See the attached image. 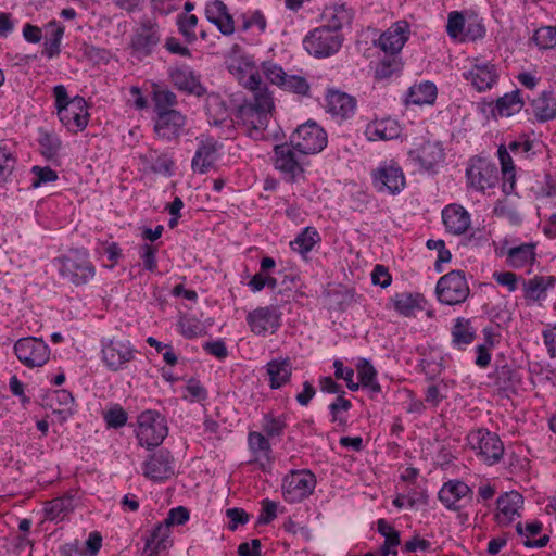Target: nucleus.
<instances>
[{
	"mask_svg": "<svg viewBox=\"0 0 556 556\" xmlns=\"http://www.w3.org/2000/svg\"><path fill=\"white\" fill-rule=\"evenodd\" d=\"M56 261L60 275L75 286L87 285L96 275V267L84 249L71 250Z\"/></svg>",
	"mask_w": 556,
	"mask_h": 556,
	"instance_id": "obj_1",
	"label": "nucleus"
},
{
	"mask_svg": "<svg viewBox=\"0 0 556 556\" xmlns=\"http://www.w3.org/2000/svg\"><path fill=\"white\" fill-rule=\"evenodd\" d=\"M435 293L442 304L457 305L464 303L470 294L465 273L463 270H452L442 276L437 282Z\"/></svg>",
	"mask_w": 556,
	"mask_h": 556,
	"instance_id": "obj_2",
	"label": "nucleus"
},
{
	"mask_svg": "<svg viewBox=\"0 0 556 556\" xmlns=\"http://www.w3.org/2000/svg\"><path fill=\"white\" fill-rule=\"evenodd\" d=\"M168 433L165 418L156 410H146L138 416L137 438L141 446H159Z\"/></svg>",
	"mask_w": 556,
	"mask_h": 556,
	"instance_id": "obj_3",
	"label": "nucleus"
},
{
	"mask_svg": "<svg viewBox=\"0 0 556 556\" xmlns=\"http://www.w3.org/2000/svg\"><path fill=\"white\" fill-rule=\"evenodd\" d=\"M467 440L477 457L488 465L498 463L504 455V444L500 437L486 429L471 431Z\"/></svg>",
	"mask_w": 556,
	"mask_h": 556,
	"instance_id": "obj_4",
	"label": "nucleus"
},
{
	"mask_svg": "<svg viewBox=\"0 0 556 556\" xmlns=\"http://www.w3.org/2000/svg\"><path fill=\"white\" fill-rule=\"evenodd\" d=\"M343 36L325 27L311 30L303 40L304 49L315 58H329L342 47Z\"/></svg>",
	"mask_w": 556,
	"mask_h": 556,
	"instance_id": "obj_5",
	"label": "nucleus"
},
{
	"mask_svg": "<svg viewBox=\"0 0 556 556\" xmlns=\"http://www.w3.org/2000/svg\"><path fill=\"white\" fill-rule=\"evenodd\" d=\"M239 79L240 84L251 92V97L245 99L241 105L271 114L275 109L274 98L268 87L263 83L260 73L252 70Z\"/></svg>",
	"mask_w": 556,
	"mask_h": 556,
	"instance_id": "obj_6",
	"label": "nucleus"
},
{
	"mask_svg": "<svg viewBox=\"0 0 556 556\" xmlns=\"http://www.w3.org/2000/svg\"><path fill=\"white\" fill-rule=\"evenodd\" d=\"M327 134L316 123L308 122L296 128L291 136V146L303 154H315L327 146Z\"/></svg>",
	"mask_w": 556,
	"mask_h": 556,
	"instance_id": "obj_7",
	"label": "nucleus"
},
{
	"mask_svg": "<svg viewBox=\"0 0 556 556\" xmlns=\"http://www.w3.org/2000/svg\"><path fill=\"white\" fill-rule=\"evenodd\" d=\"M102 361L112 371L127 368L135 361L138 351L129 340L111 339L102 345Z\"/></svg>",
	"mask_w": 556,
	"mask_h": 556,
	"instance_id": "obj_8",
	"label": "nucleus"
},
{
	"mask_svg": "<svg viewBox=\"0 0 556 556\" xmlns=\"http://www.w3.org/2000/svg\"><path fill=\"white\" fill-rule=\"evenodd\" d=\"M18 361L29 368L41 367L50 358V349L42 340L35 337L18 339L14 344Z\"/></svg>",
	"mask_w": 556,
	"mask_h": 556,
	"instance_id": "obj_9",
	"label": "nucleus"
},
{
	"mask_svg": "<svg viewBox=\"0 0 556 556\" xmlns=\"http://www.w3.org/2000/svg\"><path fill=\"white\" fill-rule=\"evenodd\" d=\"M315 485L316 479L311 471H291L282 481L283 498L289 503H299L313 493Z\"/></svg>",
	"mask_w": 556,
	"mask_h": 556,
	"instance_id": "obj_10",
	"label": "nucleus"
},
{
	"mask_svg": "<svg viewBox=\"0 0 556 556\" xmlns=\"http://www.w3.org/2000/svg\"><path fill=\"white\" fill-rule=\"evenodd\" d=\"M372 182L377 191H387L390 194L400 193L406 185V179L401 166L394 162H383L371 173Z\"/></svg>",
	"mask_w": 556,
	"mask_h": 556,
	"instance_id": "obj_11",
	"label": "nucleus"
},
{
	"mask_svg": "<svg viewBox=\"0 0 556 556\" xmlns=\"http://www.w3.org/2000/svg\"><path fill=\"white\" fill-rule=\"evenodd\" d=\"M468 185L480 192L494 188L498 182V169L484 159L471 160L466 169Z\"/></svg>",
	"mask_w": 556,
	"mask_h": 556,
	"instance_id": "obj_12",
	"label": "nucleus"
},
{
	"mask_svg": "<svg viewBox=\"0 0 556 556\" xmlns=\"http://www.w3.org/2000/svg\"><path fill=\"white\" fill-rule=\"evenodd\" d=\"M271 114L253 110L251 106L240 105L237 113L238 127L254 140L266 139V129Z\"/></svg>",
	"mask_w": 556,
	"mask_h": 556,
	"instance_id": "obj_13",
	"label": "nucleus"
},
{
	"mask_svg": "<svg viewBox=\"0 0 556 556\" xmlns=\"http://www.w3.org/2000/svg\"><path fill=\"white\" fill-rule=\"evenodd\" d=\"M187 117L177 110L162 112L154 118V132L163 141H177L185 130Z\"/></svg>",
	"mask_w": 556,
	"mask_h": 556,
	"instance_id": "obj_14",
	"label": "nucleus"
},
{
	"mask_svg": "<svg viewBox=\"0 0 556 556\" xmlns=\"http://www.w3.org/2000/svg\"><path fill=\"white\" fill-rule=\"evenodd\" d=\"M60 122L72 132L83 131L89 122L87 102L83 97L76 96L72 103L56 111Z\"/></svg>",
	"mask_w": 556,
	"mask_h": 556,
	"instance_id": "obj_15",
	"label": "nucleus"
},
{
	"mask_svg": "<svg viewBox=\"0 0 556 556\" xmlns=\"http://www.w3.org/2000/svg\"><path fill=\"white\" fill-rule=\"evenodd\" d=\"M464 78L478 92H484L491 90L497 84L498 72L494 64L476 59L472 67L464 73Z\"/></svg>",
	"mask_w": 556,
	"mask_h": 556,
	"instance_id": "obj_16",
	"label": "nucleus"
},
{
	"mask_svg": "<svg viewBox=\"0 0 556 556\" xmlns=\"http://www.w3.org/2000/svg\"><path fill=\"white\" fill-rule=\"evenodd\" d=\"M247 323L254 334L265 336L280 327V313L275 306L257 307L248 314Z\"/></svg>",
	"mask_w": 556,
	"mask_h": 556,
	"instance_id": "obj_17",
	"label": "nucleus"
},
{
	"mask_svg": "<svg viewBox=\"0 0 556 556\" xmlns=\"http://www.w3.org/2000/svg\"><path fill=\"white\" fill-rule=\"evenodd\" d=\"M325 109L337 122L351 118L356 111L357 101L340 90H329L326 94Z\"/></svg>",
	"mask_w": 556,
	"mask_h": 556,
	"instance_id": "obj_18",
	"label": "nucleus"
},
{
	"mask_svg": "<svg viewBox=\"0 0 556 556\" xmlns=\"http://www.w3.org/2000/svg\"><path fill=\"white\" fill-rule=\"evenodd\" d=\"M160 42L159 27L150 21L143 22L131 38L132 53L139 58L149 55Z\"/></svg>",
	"mask_w": 556,
	"mask_h": 556,
	"instance_id": "obj_19",
	"label": "nucleus"
},
{
	"mask_svg": "<svg viewBox=\"0 0 556 556\" xmlns=\"http://www.w3.org/2000/svg\"><path fill=\"white\" fill-rule=\"evenodd\" d=\"M523 497L517 491L505 492L496 501L495 520L500 526H508L520 517Z\"/></svg>",
	"mask_w": 556,
	"mask_h": 556,
	"instance_id": "obj_20",
	"label": "nucleus"
},
{
	"mask_svg": "<svg viewBox=\"0 0 556 556\" xmlns=\"http://www.w3.org/2000/svg\"><path fill=\"white\" fill-rule=\"evenodd\" d=\"M143 475L152 481H163L174 475V457L170 452L160 450L143 464Z\"/></svg>",
	"mask_w": 556,
	"mask_h": 556,
	"instance_id": "obj_21",
	"label": "nucleus"
},
{
	"mask_svg": "<svg viewBox=\"0 0 556 556\" xmlns=\"http://www.w3.org/2000/svg\"><path fill=\"white\" fill-rule=\"evenodd\" d=\"M205 17L214 24L224 36L235 33V20L228 7L222 0H211L205 4Z\"/></svg>",
	"mask_w": 556,
	"mask_h": 556,
	"instance_id": "obj_22",
	"label": "nucleus"
},
{
	"mask_svg": "<svg viewBox=\"0 0 556 556\" xmlns=\"http://www.w3.org/2000/svg\"><path fill=\"white\" fill-rule=\"evenodd\" d=\"M409 156L427 170L433 169L444 160V150L439 141L427 140L409 151Z\"/></svg>",
	"mask_w": 556,
	"mask_h": 556,
	"instance_id": "obj_23",
	"label": "nucleus"
},
{
	"mask_svg": "<svg viewBox=\"0 0 556 556\" xmlns=\"http://www.w3.org/2000/svg\"><path fill=\"white\" fill-rule=\"evenodd\" d=\"M408 24L396 22L379 38V47L390 55L399 53L408 39Z\"/></svg>",
	"mask_w": 556,
	"mask_h": 556,
	"instance_id": "obj_24",
	"label": "nucleus"
},
{
	"mask_svg": "<svg viewBox=\"0 0 556 556\" xmlns=\"http://www.w3.org/2000/svg\"><path fill=\"white\" fill-rule=\"evenodd\" d=\"M442 219L446 230L453 235H462L470 226L469 213L458 204H450L442 211Z\"/></svg>",
	"mask_w": 556,
	"mask_h": 556,
	"instance_id": "obj_25",
	"label": "nucleus"
},
{
	"mask_svg": "<svg viewBox=\"0 0 556 556\" xmlns=\"http://www.w3.org/2000/svg\"><path fill=\"white\" fill-rule=\"evenodd\" d=\"M169 77L179 90L198 97L205 93V88L201 85L199 77L189 67H176L169 72Z\"/></svg>",
	"mask_w": 556,
	"mask_h": 556,
	"instance_id": "obj_26",
	"label": "nucleus"
},
{
	"mask_svg": "<svg viewBox=\"0 0 556 556\" xmlns=\"http://www.w3.org/2000/svg\"><path fill=\"white\" fill-rule=\"evenodd\" d=\"M275 151V166L285 173L291 179H295L303 173L300 162L295 159V154L289 144H278Z\"/></svg>",
	"mask_w": 556,
	"mask_h": 556,
	"instance_id": "obj_27",
	"label": "nucleus"
},
{
	"mask_svg": "<svg viewBox=\"0 0 556 556\" xmlns=\"http://www.w3.org/2000/svg\"><path fill=\"white\" fill-rule=\"evenodd\" d=\"M353 13L344 4H331L325 7L321 13L324 24L320 27L328 28L333 33H340L344 25L352 21Z\"/></svg>",
	"mask_w": 556,
	"mask_h": 556,
	"instance_id": "obj_28",
	"label": "nucleus"
},
{
	"mask_svg": "<svg viewBox=\"0 0 556 556\" xmlns=\"http://www.w3.org/2000/svg\"><path fill=\"white\" fill-rule=\"evenodd\" d=\"M217 142L212 139L202 140L192 159L191 167L199 174L207 173L215 164Z\"/></svg>",
	"mask_w": 556,
	"mask_h": 556,
	"instance_id": "obj_29",
	"label": "nucleus"
},
{
	"mask_svg": "<svg viewBox=\"0 0 556 556\" xmlns=\"http://www.w3.org/2000/svg\"><path fill=\"white\" fill-rule=\"evenodd\" d=\"M470 488L462 481H448L439 492V500L451 510H458L459 502L470 494Z\"/></svg>",
	"mask_w": 556,
	"mask_h": 556,
	"instance_id": "obj_30",
	"label": "nucleus"
},
{
	"mask_svg": "<svg viewBox=\"0 0 556 556\" xmlns=\"http://www.w3.org/2000/svg\"><path fill=\"white\" fill-rule=\"evenodd\" d=\"M400 134V126L392 118L375 119L365 129V135L370 141L392 140L397 138Z\"/></svg>",
	"mask_w": 556,
	"mask_h": 556,
	"instance_id": "obj_31",
	"label": "nucleus"
},
{
	"mask_svg": "<svg viewBox=\"0 0 556 556\" xmlns=\"http://www.w3.org/2000/svg\"><path fill=\"white\" fill-rule=\"evenodd\" d=\"M556 283L554 276H534L523 281V295L527 301L538 302L546 298V291Z\"/></svg>",
	"mask_w": 556,
	"mask_h": 556,
	"instance_id": "obj_32",
	"label": "nucleus"
},
{
	"mask_svg": "<svg viewBox=\"0 0 556 556\" xmlns=\"http://www.w3.org/2000/svg\"><path fill=\"white\" fill-rule=\"evenodd\" d=\"M532 114L540 123L556 118V97L552 92H542L531 102Z\"/></svg>",
	"mask_w": 556,
	"mask_h": 556,
	"instance_id": "obj_33",
	"label": "nucleus"
},
{
	"mask_svg": "<svg viewBox=\"0 0 556 556\" xmlns=\"http://www.w3.org/2000/svg\"><path fill=\"white\" fill-rule=\"evenodd\" d=\"M169 545V528L167 525L160 523L147 540L143 554L146 556H159L163 551L167 549Z\"/></svg>",
	"mask_w": 556,
	"mask_h": 556,
	"instance_id": "obj_34",
	"label": "nucleus"
},
{
	"mask_svg": "<svg viewBox=\"0 0 556 556\" xmlns=\"http://www.w3.org/2000/svg\"><path fill=\"white\" fill-rule=\"evenodd\" d=\"M437 86L431 81L416 84L408 89L406 102L408 104H433L437 99Z\"/></svg>",
	"mask_w": 556,
	"mask_h": 556,
	"instance_id": "obj_35",
	"label": "nucleus"
},
{
	"mask_svg": "<svg viewBox=\"0 0 556 556\" xmlns=\"http://www.w3.org/2000/svg\"><path fill=\"white\" fill-rule=\"evenodd\" d=\"M266 367L271 389L281 388L291 378L292 366L289 359H273Z\"/></svg>",
	"mask_w": 556,
	"mask_h": 556,
	"instance_id": "obj_36",
	"label": "nucleus"
},
{
	"mask_svg": "<svg viewBox=\"0 0 556 556\" xmlns=\"http://www.w3.org/2000/svg\"><path fill=\"white\" fill-rule=\"evenodd\" d=\"M73 496L66 495L48 502L45 506V515L48 520L60 521L65 519L74 510Z\"/></svg>",
	"mask_w": 556,
	"mask_h": 556,
	"instance_id": "obj_37",
	"label": "nucleus"
},
{
	"mask_svg": "<svg viewBox=\"0 0 556 556\" xmlns=\"http://www.w3.org/2000/svg\"><path fill=\"white\" fill-rule=\"evenodd\" d=\"M535 247L532 243H523L508 249L506 262L510 267L522 268L531 265L535 260Z\"/></svg>",
	"mask_w": 556,
	"mask_h": 556,
	"instance_id": "obj_38",
	"label": "nucleus"
},
{
	"mask_svg": "<svg viewBox=\"0 0 556 556\" xmlns=\"http://www.w3.org/2000/svg\"><path fill=\"white\" fill-rule=\"evenodd\" d=\"M152 101L156 115L175 110L174 106L178 103L177 97L172 90L156 84L152 86Z\"/></svg>",
	"mask_w": 556,
	"mask_h": 556,
	"instance_id": "obj_39",
	"label": "nucleus"
},
{
	"mask_svg": "<svg viewBox=\"0 0 556 556\" xmlns=\"http://www.w3.org/2000/svg\"><path fill=\"white\" fill-rule=\"evenodd\" d=\"M17 162L15 146L11 141L0 142V182L12 175Z\"/></svg>",
	"mask_w": 556,
	"mask_h": 556,
	"instance_id": "obj_40",
	"label": "nucleus"
},
{
	"mask_svg": "<svg viewBox=\"0 0 556 556\" xmlns=\"http://www.w3.org/2000/svg\"><path fill=\"white\" fill-rule=\"evenodd\" d=\"M319 241L320 237L318 231L313 227H306L290 242V247L294 252L306 257L308 252H311L314 245Z\"/></svg>",
	"mask_w": 556,
	"mask_h": 556,
	"instance_id": "obj_41",
	"label": "nucleus"
},
{
	"mask_svg": "<svg viewBox=\"0 0 556 556\" xmlns=\"http://www.w3.org/2000/svg\"><path fill=\"white\" fill-rule=\"evenodd\" d=\"M523 106V101L520 98V91L515 90L509 93H505L496 100V111L498 115L509 117L518 112Z\"/></svg>",
	"mask_w": 556,
	"mask_h": 556,
	"instance_id": "obj_42",
	"label": "nucleus"
},
{
	"mask_svg": "<svg viewBox=\"0 0 556 556\" xmlns=\"http://www.w3.org/2000/svg\"><path fill=\"white\" fill-rule=\"evenodd\" d=\"M498 157L501 161L502 173H503V192L506 194H510L515 189V172L513 160L508 153V151L501 146L498 148Z\"/></svg>",
	"mask_w": 556,
	"mask_h": 556,
	"instance_id": "obj_43",
	"label": "nucleus"
},
{
	"mask_svg": "<svg viewBox=\"0 0 556 556\" xmlns=\"http://www.w3.org/2000/svg\"><path fill=\"white\" fill-rule=\"evenodd\" d=\"M249 446L255 455V460L264 466V460L269 462L271 447L269 441L260 432H251L248 438Z\"/></svg>",
	"mask_w": 556,
	"mask_h": 556,
	"instance_id": "obj_44",
	"label": "nucleus"
},
{
	"mask_svg": "<svg viewBox=\"0 0 556 556\" xmlns=\"http://www.w3.org/2000/svg\"><path fill=\"white\" fill-rule=\"evenodd\" d=\"M40 152L45 159L55 161L59 157L62 148V141L58 135L48 131H41L38 139Z\"/></svg>",
	"mask_w": 556,
	"mask_h": 556,
	"instance_id": "obj_45",
	"label": "nucleus"
},
{
	"mask_svg": "<svg viewBox=\"0 0 556 556\" xmlns=\"http://www.w3.org/2000/svg\"><path fill=\"white\" fill-rule=\"evenodd\" d=\"M421 301L422 296L420 294H412L407 292L399 293L393 299L395 311L406 317L412 316L415 309L421 308Z\"/></svg>",
	"mask_w": 556,
	"mask_h": 556,
	"instance_id": "obj_46",
	"label": "nucleus"
},
{
	"mask_svg": "<svg viewBox=\"0 0 556 556\" xmlns=\"http://www.w3.org/2000/svg\"><path fill=\"white\" fill-rule=\"evenodd\" d=\"M359 382L364 388H368L371 393L381 392V387L377 381V371L375 367L366 359H362L357 365Z\"/></svg>",
	"mask_w": 556,
	"mask_h": 556,
	"instance_id": "obj_47",
	"label": "nucleus"
},
{
	"mask_svg": "<svg viewBox=\"0 0 556 556\" xmlns=\"http://www.w3.org/2000/svg\"><path fill=\"white\" fill-rule=\"evenodd\" d=\"M475 330L468 319L458 317L452 328L453 343L457 346L470 344L475 339Z\"/></svg>",
	"mask_w": 556,
	"mask_h": 556,
	"instance_id": "obj_48",
	"label": "nucleus"
},
{
	"mask_svg": "<svg viewBox=\"0 0 556 556\" xmlns=\"http://www.w3.org/2000/svg\"><path fill=\"white\" fill-rule=\"evenodd\" d=\"M48 30L50 37L45 42L43 54L51 59L60 53L61 39L64 34V27L56 22H50L48 24Z\"/></svg>",
	"mask_w": 556,
	"mask_h": 556,
	"instance_id": "obj_49",
	"label": "nucleus"
},
{
	"mask_svg": "<svg viewBox=\"0 0 556 556\" xmlns=\"http://www.w3.org/2000/svg\"><path fill=\"white\" fill-rule=\"evenodd\" d=\"M532 39L540 49H556V26L540 27Z\"/></svg>",
	"mask_w": 556,
	"mask_h": 556,
	"instance_id": "obj_50",
	"label": "nucleus"
},
{
	"mask_svg": "<svg viewBox=\"0 0 556 556\" xmlns=\"http://www.w3.org/2000/svg\"><path fill=\"white\" fill-rule=\"evenodd\" d=\"M280 88L300 96H307L311 87L304 77L287 74Z\"/></svg>",
	"mask_w": 556,
	"mask_h": 556,
	"instance_id": "obj_51",
	"label": "nucleus"
},
{
	"mask_svg": "<svg viewBox=\"0 0 556 556\" xmlns=\"http://www.w3.org/2000/svg\"><path fill=\"white\" fill-rule=\"evenodd\" d=\"M286 426L283 416L275 417L271 414L264 416L263 430L268 437H280Z\"/></svg>",
	"mask_w": 556,
	"mask_h": 556,
	"instance_id": "obj_52",
	"label": "nucleus"
},
{
	"mask_svg": "<svg viewBox=\"0 0 556 556\" xmlns=\"http://www.w3.org/2000/svg\"><path fill=\"white\" fill-rule=\"evenodd\" d=\"M261 68L265 78L278 87L281 86L285 77L287 76V73L281 66L270 61L263 62Z\"/></svg>",
	"mask_w": 556,
	"mask_h": 556,
	"instance_id": "obj_53",
	"label": "nucleus"
},
{
	"mask_svg": "<svg viewBox=\"0 0 556 556\" xmlns=\"http://www.w3.org/2000/svg\"><path fill=\"white\" fill-rule=\"evenodd\" d=\"M485 332V343L477 346V357L475 364L480 368H485L490 365L491 362V353L489 352L490 348L494 345L492 333L488 330Z\"/></svg>",
	"mask_w": 556,
	"mask_h": 556,
	"instance_id": "obj_54",
	"label": "nucleus"
},
{
	"mask_svg": "<svg viewBox=\"0 0 556 556\" xmlns=\"http://www.w3.org/2000/svg\"><path fill=\"white\" fill-rule=\"evenodd\" d=\"M156 251V247L149 243H144L139 248V255L142 260L143 267L151 273L155 271L157 268Z\"/></svg>",
	"mask_w": 556,
	"mask_h": 556,
	"instance_id": "obj_55",
	"label": "nucleus"
},
{
	"mask_svg": "<svg viewBox=\"0 0 556 556\" xmlns=\"http://www.w3.org/2000/svg\"><path fill=\"white\" fill-rule=\"evenodd\" d=\"M31 172L34 174L33 188H38L42 184L52 182L58 179V174L50 167L34 166Z\"/></svg>",
	"mask_w": 556,
	"mask_h": 556,
	"instance_id": "obj_56",
	"label": "nucleus"
},
{
	"mask_svg": "<svg viewBox=\"0 0 556 556\" xmlns=\"http://www.w3.org/2000/svg\"><path fill=\"white\" fill-rule=\"evenodd\" d=\"M465 18L462 13L453 11L448 14L446 31L450 37L457 39L464 30Z\"/></svg>",
	"mask_w": 556,
	"mask_h": 556,
	"instance_id": "obj_57",
	"label": "nucleus"
},
{
	"mask_svg": "<svg viewBox=\"0 0 556 556\" xmlns=\"http://www.w3.org/2000/svg\"><path fill=\"white\" fill-rule=\"evenodd\" d=\"M178 25L180 33L188 41L197 39L195 27L198 25V17L194 14L179 17Z\"/></svg>",
	"mask_w": 556,
	"mask_h": 556,
	"instance_id": "obj_58",
	"label": "nucleus"
},
{
	"mask_svg": "<svg viewBox=\"0 0 556 556\" xmlns=\"http://www.w3.org/2000/svg\"><path fill=\"white\" fill-rule=\"evenodd\" d=\"M104 420L109 427L119 428L126 425L127 414L122 407L116 405L104 414Z\"/></svg>",
	"mask_w": 556,
	"mask_h": 556,
	"instance_id": "obj_59",
	"label": "nucleus"
},
{
	"mask_svg": "<svg viewBox=\"0 0 556 556\" xmlns=\"http://www.w3.org/2000/svg\"><path fill=\"white\" fill-rule=\"evenodd\" d=\"M226 516L229 519V530L235 531L239 525H244L249 521V515L242 508H229L226 510Z\"/></svg>",
	"mask_w": 556,
	"mask_h": 556,
	"instance_id": "obj_60",
	"label": "nucleus"
},
{
	"mask_svg": "<svg viewBox=\"0 0 556 556\" xmlns=\"http://www.w3.org/2000/svg\"><path fill=\"white\" fill-rule=\"evenodd\" d=\"M277 516V504L270 500L262 502V511L257 522L261 525L270 523Z\"/></svg>",
	"mask_w": 556,
	"mask_h": 556,
	"instance_id": "obj_61",
	"label": "nucleus"
},
{
	"mask_svg": "<svg viewBox=\"0 0 556 556\" xmlns=\"http://www.w3.org/2000/svg\"><path fill=\"white\" fill-rule=\"evenodd\" d=\"M189 519V511L182 506H178L169 510L167 518L164 520V525L168 528L173 525H184Z\"/></svg>",
	"mask_w": 556,
	"mask_h": 556,
	"instance_id": "obj_62",
	"label": "nucleus"
},
{
	"mask_svg": "<svg viewBox=\"0 0 556 556\" xmlns=\"http://www.w3.org/2000/svg\"><path fill=\"white\" fill-rule=\"evenodd\" d=\"M371 281L374 285L387 288L391 285L392 278L383 265H376L371 273Z\"/></svg>",
	"mask_w": 556,
	"mask_h": 556,
	"instance_id": "obj_63",
	"label": "nucleus"
},
{
	"mask_svg": "<svg viewBox=\"0 0 556 556\" xmlns=\"http://www.w3.org/2000/svg\"><path fill=\"white\" fill-rule=\"evenodd\" d=\"M401 539L400 533H391V535L384 536V543L380 547V554L381 556H388V555H397L396 547L400 545Z\"/></svg>",
	"mask_w": 556,
	"mask_h": 556,
	"instance_id": "obj_64",
	"label": "nucleus"
}]
</instances>
